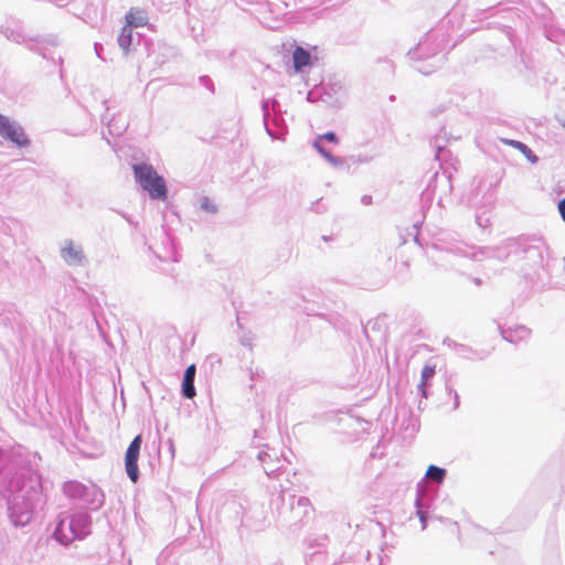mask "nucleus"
Wrapping results in <instances>:
<instances>
[{
  "label": "nucleus",
  "mask_w": 565,
  "mask_h": 565,
  "mask_svg": "<svg viewBox=\"0 0 565 565\" xmlns=\"http://www.w3.org/2000/svg\"><path fill=\"white\" fill-rule=\"evenodd\" d=\"M434 253L430 258L438 270L463 275L470 262H477L483 252L476 250L475 245L465 242L440 241L433 246Z\"/></svg>",
  "instance_id": "f257e3e1"
},
{
  "label": "nucleus",
  "mask_w": 565,
  "mask_h": 565,
  "mask_svg": "<svg viewBox=\"0 0 565 565\" xmlns=\"http://www.w3.org/2000/svg\"><path fill=\"white\" fill-rule=\"evenodd\" d=\"M40 492L31 487L30 491L21 489L9 497V516L15 526H24L31 521L33 510L40 502Z\"/></svg>",
  "instance_id": "f03ea898"
},
{
  "label": "nucleus",
  "mask_w": 565,
  "mask_h": 565,
  "mask_svg": "<svg viewBox=\"0 0 565 565\" xmlns=\"http://www.w3.org/2000/svg\"><path fill=\"white\" fill-rule=\"evenodd\" d=\"M132 170L136 182L149 194L151 200L166 201L168 199L166 180L151 164L135 163Z\"/></svg>",
  "instance_id": "7ed1b4c3"
},
{
  "label": "nucleus",
  "mask_w": 565,
  "mask_h": 565,
  "mask_svg": "<svg viewBox=\"0 0 565 565\" xmlns=\"http://www.w3.org/2000/svg\"><path fill=\"white\" fill-rule=\"evenodd\" d=\"M63 492L67 498L90 507L92 510H98L105 501L103 491L95 484L67 481L63 486Z\"/></svg>",
  "instance_id": "20e7f679"
},
{
  "label": "nucleus",
  "mask_w": 565,
  "mask_h": 565,
  "mask_svg": "<svg viewBox=\"0 0 565 565\" xmlns=\"http://www.w3.org/2000/svg\"><path fill=\"white\" fill-rule=\"evenodd\" d=\"M278 103L275 99H266L262 104L263 119L266 132L276 140H284L286 125L281 115L278 114Z\"/></svg>",
  "instance_id": "39448f33"
},
{
  "label": "nucleus",
  "mask_w": 565,
  "mask_h": 565,
  "mask_svg": "<svg viewBox=\"0 0 565 565\" xmlns=\"http://www.w3.org/2000/svg\"><path fill=\"white\" fill-rule=\"evenodd\" d=\"M289 507L281 509L279 515L288 522H302L312 511V504L307 497L291 494L288 497Z\"/></svg>",
  "instance_id": "423d86ee"
},
{
  "label": "nucleus",
  "mask_w": 565,
  "mask_h": 565,
  "mask_svg": "<svg viewBox=\"0 0 565 565\" xmlns=\"http://www.w3.org/2000/svg\"><path fill=\"white\" fill-rule=\"evenodd\" d=\"M0 137L15 145L18 148H25L30 145L23 127L15 120L0 114Z\"/></svg>",
  "instance_id": "0eeeda50"
},
{
  "label": "nucleus",
  "mask_w": 565,
  "mask_h": 565,
  "mask_svg": "<svg viewBox=\"0 0 565 565\" xmlns=\"http://www.w3.org/2000/svg\"><path fill=\"white\" fill-rule=\"evenodd\" d=\"M519 249V245L514 239H507L498 246H484L477 247L476 250L483 252L480 254V258L477 262H483L484 259L495 258L500 262H504L509 256Z\"/></svg>",
  "instance_id": "6e6552de"
},
{
  "label": "nucleus",
  "mask_w": 565,
  "mask_h": 565,
  "mask_svg": "<svg viewBox=\"0 0 565 565\" xmlns=\"http://www.w3.org/2000/svg\"><path fill=\"white\" fill-rule=\"evenodd\" d=\"M142 438L141 435H137L128 446L125 455V468L127 476L132 482H137L139 479L138 458L140 454Z\"/></svg>",
  "instance_id": "1a4fd4ad"
},
{
  "label": "nucleus",
  "mask_w": 565,
  "mask_h": 565,
  "mask_svg": "<svg viewBox=\"0 0 565 565\" xmlns=\"http://www.w3.org/2000/svg\"><path fill=\"white\" fill-rule=\"evenodd\" d=\"M76 527L72 515L60 516L53 537L62 545L67 546L76 540Z\"/></svg>",
  "instance_id": "9d476101"
},
{
  "label": "nucleus",
  "mask_w": 565,
  "mask_h": 565,
  "mask_svg": "<svg viewBox=\"0 0 565 565\" xmlns=\"http://www.w3.org/2000/svg\"><path fill=\"white\" fill-rule=\"evenodd\" d=\"M61 257L68 266H84L86 264V256L81 244H75L73 241L67 239L61 248Z\"/></svg>",
  "instance_id": "9b49d317"
},
{
  "label": "nucleus",
  "mask_w": 565,
  "mask_h": 565,
  "mask_svg": "<svg viewBox=\"0 0 565 565\" xmlns=\"http://www.w3.org/2000/svg\"><path fill=\"white\" fill-rule=\"evenodd\" d=\"M436 497V490L429 489L424 481H419L416 486V511L429 512L434 508Z\"/></svg>",
  "instance_id": "f8f14e48"
},
{
  "label": "nucleus",
  "mask_w": 565,
  "mask_h": 565,
  "mask_svg": "<svg viewBox=\"0 0 565 565\" xmlns=\"http://www.w3.org/2000/svg\"><path fill=\"white\" fill-rule=\"evenodd\" d=\"M257 459L263 465L264 471L269 478H271L276 471H279L282 468L284 461H286V458L278 457L274 449L270 451H259Z\"/></svg>",
  "instance_id": "ddd939ff"
},
{
  "label": "nucleus",
  "mask_w": 565,
  "mask_h": 565,
  "mask_svg": "<svg viewBox=\"0 0 565 565\" xmlns=\"http://www.w3.org/2000/svg\"><path fill=\"white\" fill-rule=\"evenodd\" d=\"M436 36L434 32H429L425 35V39L419 41L418 45L414 50H409L408 55L412 57H415L418 54V57H428L431 55H435L440 49L441 44L440 42L434 46L431 50H427L428 42H435Z\"/></svg>",
  "instance_id": "4468645a"
},
{
  "label": "nucleus",
  "mask_w": 565,
  "mask_h": 565,
  "mask_svg": "<svg viewBox=\"0 0 565 565\" xmlns=\"http://www.w3.org/2000/svg\"><path fill=\"white\" fill-rule=\"evenodd\" d=\"M76 527V540H83L90 534L92 518L87 512L78 511L72 514Z\"/></svg>",
  "instance_id": "2eb2a0df"
},
{
  "label": "nucleus",
  "mask_w": 565,
  "mask_h": 565,
  "mask_svg": "<svg viewBox=\"0 0 565 565\" xmlns=\"http://www.w3.org/2000/svg\"><path fill=\"white\" fill-rule=\"evenodd\" d=\"M436 375V364L427 362L420 373V381L417 385L418 392L422 397H428V387L431 385V380Z\"/></svg>",
  "instance_id": "dca6fc26"
},
{
  "label": "nucleus",
  "mask_w": 565,
  "mask_h": 565,
  "mask_svg": "<svg viewBox=\"0 0 565 565\" xmlns=\"http://www.w3.org/2000/svg\"><path fill=\"white\" fill-rule=\"evenodd\" d=\"M126 24L129 28H141L148 24L149 17L146 10L131 8L125 15Z\"/></svg>",
  "instance_id": "f3484780"
},
{
  "label": "nucleus",
  "mask_w": 565,
  "mask_h": 565,
  "mask_svg": "<svg viewBox=\"0 0 565 565\" xmlns=\"http://www.w3.org/2000/svg\"><path fill=\"white\" fill-rule=\"evenodd\" d=\"M195 374L196 367L194 364L189 365L184 371L182 380V395L185 398H193L196 394L194 387Z\"/></svg>",
  "instance_id": "a211bd4d"
},
{
  "label": "nucleus",
  "mask_w": 565,
  "mask_h": 565,
  "mask_svg": "<svg viewBox=\"0 0 565 565\" xmlns=\"http://www.w3.org/2000/svg\"><path fill=\"white\" fill-rule=\"evenodd\" d=\"M103 121H107L108 132L113 136H121L128 127V121L122 115L114 116L108 119V114H106L103 117Z\"/></svg>",
  "instance_id": "6ab92c4d"
},
{
  "label": "nucleus",
  "mask_w": 565,
  "mask_h": 565,
  "mask_svg": "<svg viewBox=\"0 0 565 565\" xmlns=\"http://www.w3.org/2000/svg\"><path fill=\"white\" fill-rule=\"evenodd\" d=\"M530 329L524 326H516L514 328L501 330L503 339H505L509 342H518L525 340L530 337Z\"/></svg>",
  "instance_id": "aec40b11"
},
{
  "label": "nucleus",
  "mask_w": 565,
  "mask_h": 565,
  "mask_svg": "<svg viewBox=\"0 0 565 565\" xmlns=\"http://www.w3.org/2000/svg\"><path fill=\"white\" fill-rule=\"evenodd\" d=\"M447 471L446 469L430 465L426 471V475L422 481L426 484L427 482L441 484L445 481Z\"/></svg>",
  "instance_id": "412c9836"
},
{
  "label": "nucleus",
  "mask_w": 565,
  "mask_h": 565,
  "mask_svg": "<svg viewBox=\"0 0 565 565\" xmlns=\"http://www.w3.org/2000/svg\"><path fill=\"white\" fill-rule=\"evenodd\" d=\"M313 148L334 168H342L344 164V160L340 157L333 156L330 151H328L319 139H315L312 143Z\"/></svg>",
  "instance_id": "4be33fe9"
},
{
  "label": "nucleus",
  "mask_w": 565,
  "mask_h": 565,
  "mask_svg": "<svg viewBox=\"0 0 565 565\" xmlns=\"http://www.w3.org/2000/svg\"><path fill=\"white\" fill-rule=\"evenodd\" d=\"M311 60L310 53L301 46H297L292 54L294 67L297 72L309 65Z\"/></svg>",
  "instance_id": "5701e85b"
},
{
  "label": "nucleus",
  "mask_w": 565,
  "mask_h": 565,
  "mask_svg": "<svg viewBox=\"0 0 565 565\" xmlns=\"http://www.w3.org/2000/svg\"><path fill=\"white\" fill-rule=\"evenodd\" d=\"M502 142L518 149L519 152H522L530 162H537V156L525 143L512 139H502Z\"/></svg>",
  "instance_id": "b1692460"
},
{
  "label": "nucleus",
  "mask_w": 565,
  "mask_h": 565,
  "mask_svg": "<svg viewBox=\"0 0 565 565\" xmlns=\"http://www.w3.org/2000/svg\"><path fill=\"white\" fill-rule=\"evenodd\" d=\"M117 42L124 53L127 54L132 43V29L124 25L118 35Z\"/></svg>",
  "instance_id": "393cba45"
},
{
  "label": "nucleus",
  "mask_w": 565,
  "mask_h": 565,
  "mask_svg": "<svg viewBox=\"0 0 565 565\" xmlns=\"http://www.w3.org/2000/svg\"><path fill=\"white\" fill-rule=\"evenodd\" d=\"M0 33H2L8 40L15 42V43H21L24 41V36L22 35L21 32L11 30L9 28L1 26Z\"/></svg>",
  "instance_id": "a878e982"
},
{
  "label": "nucleus",
  "mask_w": 565,
  "mask_h": 565,
  "mask_svg": "<svg viewBox=\"0 0 565 565\" xmlns=\"http://www.w3.org/2000/svg\"><path fill=\"white\" fill-rule=\"evenodd\" d=\"M200 209L211 214H215L217 212L216 204L213 203L207 196H202L200 199Z\"/></svg>",
  "instance_id": "bb28decb"
},
{
  "label": "nucleus",
  "mask_w": 565,
  "mask_h": 565,
  "mask_svg": "<svg viewBox=\"0 0 565 565\" xmlns=\"http://www.w3.org/2000/svg\"><path fill=\"white\" fill-rule=\"evenodd\" d=\"M375 157H376L375 153H362L361 152V153L351 156L349 159L353 163H369V162L373 161Z\"/></svg>",
  "instance_id": "cd10ccee"
},
{
  "label": "nucleus",
  "mask_w": 565,
  "mask_h": 565,
  "mask_svg": "<svg viewBox=\"0 0 565 565\" xmlns=\"http://www.w3.org/2000/svg\"><path fill=\"white\" fill-rule=\"evenodd\" d=\"M316 139H319L321 143L324 140L334 145L339 143V138L333 131H328L323 135H319L317 136Z\"/></svg>",
  "instance_id": "c85d7f7f"
},
{
  "label": "nucleus",
  "mask_w": 565,
  "mask_h": 565,
  "mask_svg": "<svg viewBox=\"0 0 565 565\" xmlns=\"http://www.w3.org/2000/svg\"><path fill=\"white\" fill-rule=\"evenodd\" d=\"M416 514L420 521L422 530H425L427 527V519H428V512L416 511Z\"/></svg>",
  "instance_id": "c756f323"
},
{
  "label": "nucleus",
  "mask_w": 565,
  "mask_h": 565,
  "mask_svg": "<svg viewBox=\"0 0 565 565\" xmlns=\"http://www.w3.org/2000/svg\"><path fill=\"white\" fill-rule=\"evenodd\" d=\"M200 82L201 84L206 87L210 92H213L214 90V86H213V83L211 81V78L209 76H201L200 77Z\"/></svg>",
  "instance_id": "7c9ffc66"
},
{
  "label": "nucleus",
  "mask_w": 565,
  "mask_h": 565,
  "mask_svg": "<svg viewBox=\"0 0 565 565\" xmlns=\"http://www.w3.org/2000/svg\"><path fill=\"white\" fill-rule=\"evenodd\" d=\"M449 394L454 395V409H457L459 407V395L458 393L452 390L451 387L447 388Z\"/></svg>",
  "instance_id": "2f4dec72"
},
{
  "label": "nucleus",
  "mask_w": 565,
  "mask_h": 565,
  "mask_svg": "<svg viewBox=\"0 0 565 565\" xmlns=\"http://www.w3.org/2000/svg\"><path fill=\"white\" fill-rule=\"evenodd\" d=\"M558 211L563 221L565 222V198L558 202Z\"/></svg>",
  "instance_id": "473e14b6"
},
{
  "label": "nucleus",
  "mask_w": 565,
  "mask_h": 565,
  "mask_svg": "<svg viewBox=\"0 0 565 565\" xmlns=\"http://www.w3.org/2000/svg\"><path fill=\"white\" fill-rule=\"evenodd\" d=\"M443 150H444V148H443L440 145H437V146H436V154H435V158H436L437 160H439V159H440V153L443 152Z\"/></svg>",
  "instance_id": "72a5a7b5"
},
{
  "label": "nucleus",
  "mask_w": 565,
  "mask_h": 565,
  "mask_svg": "<svg viewBox=\"0 0 565 565\" xmlns=\"http://www.w3.org/2000/svg\"><path fill=\"white\" fill-rule=\"evenodd\" d=\"M371 201H372V198H371V196H369V195H364V196L362 198V202H363L364 204H370V203H371Z\"/></svg>",
  "instance_id": "f704fd0d"
},
{
  "label": "nucleus",
  "mask_w": 565,
  "mask_h": 565,
  "mask_svg": "<svg viewBox=\"0 0 565 565\" xmlns=\"http://www.w3.org/2000/svg\"><path fill=\"white\" fill-rule=\"evenodd\" d=\"M471 280L477 286H481L482 285V280L480 278L475 277V278H471Z\"/></svg>",
  "instance_id": "c9c22d12"
},
{
  "label": "nucleus",
  "mask_w": 565,
  "mask_h": 565,
  "mask_svg": "<svg viewBox=\"0 0 565 565\" xmlns=\"http://www.w3.org/2000/svg\"><path fill=\"white\" fill-rule=\"evenodd\" d=\"M99 49H102V46H100L99 44H97V43H96V44H95V51H96L97 56H100V54H99Z\"/></svg>",
  "instance_id": "e433bc0d"
},
{
  "label": "nucleus",
  "mask_w": 565,
  "mask_h": 565,
  "mask_svg": "<svg viewBox=\"0 0 565 565\" xmlns=\"http://www.w3.org/2000/svg\"><path fill=\"white\" fill-rule=\"evenodd\" d=\"M62 531H63L62 532L63 534H67L68 533V526H64Z\"/></svg>",
  "instance_id": "4c0bfd02"
}]
</instances>
